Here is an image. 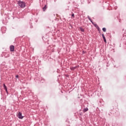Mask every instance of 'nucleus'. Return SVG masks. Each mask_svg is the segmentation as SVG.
Segmentation results:
<instances>
[{"instance_id": "14", "label": "nucleus", "mask_w": 126, "mask_h": 126, "mask_svg": "<svg viewBox=\"0 0 126 126\" xmlns=\"http://www.w3.org/2000/svg\"><path fill=\"white\" fill-rule=\"evenodd\" d=\"M19 77V76L18 75H16V78H18Z\"/></svg>"}, {"instance_id": "6", "label": "nucleus", "mask_w": 126, "mask_h": 126, "mask_svg": "<svg viewBox=\"0 0 126 126\" xmlns=\"http://www.w3.org/2000/svg\"><path fill=\"white\" fill-rule=\"evenodd\" d=\"M48 8V6H47V5H45V6L42 8L43 11H46V9Z\"/></svg>"}, {"instance_id": "4", "label": "nucleus", "mask_w": 126, "mask_h": 126, "mask_svg": "<svg viewBox=\"0 0 126 126\" xmlns=\"http://www.w3.org/2000/svg\"><path fill=\"white\" fill-rule=\"evenodd\" d=\"M3 86L4 90L6 92L7 94H8V92L7 91V87H6V86H5V84H3Z\"/></svg>"}, {"instance_id": "3", "label": "nucleus", "mask_w": 126, "mask_h": 126, "mask_svg": "<svg viewBox=\"0 0 126 126\" xmlns=\"http://www.w3.org/2000/svg\"><path fill=\"white\" fill-rule=\"evenodd\" d=\"M10 52H14V46L13 45L10 46Z\"/></svg>"}, {"instance_id": "9", "label": "nucleus", "mask_w": 126, "mask_h": 126, "mask_svg": "<svg viewBox=\"0 0 126 126\" xmlns=\"http://www.w3.org/2000/svg\"><path fill=\"white\" fill-rule=\"evenodd\" d=\"M75 68H76V66L70 67V69H71V70H74Z\"/></svg>"}, {"instance_id": "15", "label": "nucleus", "mask_w": 126, "mask_h": 126, "mask_svg": "<svg viewBox=\"0 0 126 126\" xmlns=\"http://www.w3.org/2000/svg\"><path fill=\"white\" fill-rule=\"evenodd\" d=\"M31 28H33V26H31Z\"/></svg>"}, {"instance_id": "1", "label": "nucleus", "mask_w": 126, "mask_h": 126, "mask_svg": "<svg viewBox=\"0 0 126 126\" xmlns=\"http://www.w3.org/2000/svg\"><path fill=\"white\" fill-rule=\"evenodd\" d=\"M18 4L21 8H24L26 6V3L23 1H18Z\"/></svg>"}, {"instance_id": "5", "label": "nucleus", "mask_w": 126, "mask_h": 126, "mask_svg": "<svg viewBox=\"0 0 126 126\" xmlns=\"http://www.w3.org/2000/svg\"><path fill=\"white\" fill-rule=\"evenodd\" d=\"M102 39H103L104 42H105V43H107V40H106V37H105L104 33L102 34Z\"/></svg>"}, {"instance_id": "12", "label": "nucleus", "mask_w": 126, "mask_h": 126, "mask_svg": "<svg viewBox=\"0 0 126 126\" xmlns=\"http://www.w3.org/2000/svg\"><path fill=\"white\" fill-rule=\"evenodd\" d=\"M107 31L106 28H102V31H103V32H106V31Z\"/></svg>"}, {"instance_id": "11", "label": "nucleus", "mask_w": 126, "mask_h": 126, "mask_svg": "<svg viewBox=\"0 0 126 126\" xmlns=\"http://www.w3.org/2000/svg\"><path fill=\"white\" fill-rule=\"evenodd\" d=\"M93 25H94V26H95V27H97L98 28V30H99V27L98 26V25H97V24H94Z\"/></svg>"}, {"instance_id": "13", "label": "nucleus", "mask_w": 126, "mask_h": 126, "mask_svg": "<svg viewBox=\"0 0 126 126\" xmlns=\"http://www.w3.org/2000/svg\"><path fill=\"white\" fill-rule=\"evenodd\" d=\"M71 16H72V17H73V18H74V13H72L71 14Z\"/></svg>"}, {"instance_id": "10", "label": "nucleus", "mask_w": 126, "mask_h": 126, "mask_svg": "<svg viewBox=\"0 0 126 126\" xmlns=\"http://www.w3.org/2000/svg\"><path fill=\"white\" fill-rule=\"evenodd\" d=\"M80 30L81 31V32H84V29H83L82 27H80Z\"/></svg>"}, {"instance_id": "2", "label": "nucleus", "mask_w": 126, "mask_h": 126, "mask_svg": "<svg viewBox=\"0 0 126 126\" xmlns=\"http://www.w3.org/2000/svg\"><path fill=\"white\" fill-rule=\"evenodd\" d=\"M18 119H20V120H22V119H23V118H24V117L22 116V113L21 112H19L18 115Z\"/></svg>"}, {"instance_id": "7", "label": "nucleus", "mask_w": 126, "mask_h": 126, "mask_svg": "<svg viewBox=\"0 0 126 126\" xmlns=\"http://www.w3.org/2000/svg\"><path fill=\"white\" fill-rule=\"evenodd\" d=\"M88 19H89V20H90V21L91 22V23H92V24H94V23L92 21V19H91V18H90V17L89 16H88Z\"/></svg>"}, {"instance_id": "8", "label": "nucleus", "mask_w": 126, "mask_h": 126, "mask_svg": "<svg viewBox=\"0 0 126 126\" xmlns=\"http://www.w3.org/2000/svg\"><path fill=\"white\" fill-rule=\"evenodd\" d=\"M87 111H88V108H86L83 110V112L85 113L86 112H87Z\"/></svg>"}]
</instances>
